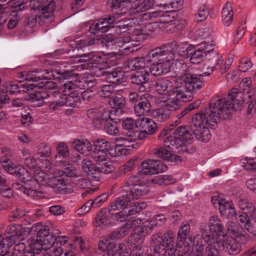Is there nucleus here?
Returning <instances> with one entry per match:
<instances>
[{"label": "nucleus", "instance_id": "nucleus-1", "mask_svg": "<svg viewBox=\"0 0 256 256\" xmlns=\"http://www.w3.org/2000/svg\"><path fill=\"white\" fill-rule=\"evenodd\" d=\"M236 88L232 89L226 98L218 97L211 100L209 108L205 112L195 114L192 121L194 130L210 127L214 128L217 120L222 114H228L232 110H240L242 108L245 97Z\"/></svg>", "mask_w": 256, "mask_h": 256}, {"label": "nucleus", "instance_id": "nucleus-2", "mask_svg": "<svg viewBox=\"0 0 256 256\" xmlns=\"http://www.w3.org/2000/svg\"><path fill=\"white\" fill-rule=\"evenodd\" d=\"M174 83L168 79L161 78L156 84L158 92L164 95L166 98L165 100L160 101V108L155 110L153 112L154 116L160 122L168 120L172 112L180 107V99L176 97L177 92L175 88V80Z\"/></svg>", "mask_w": 256, "mask_h": 256}, {"label": "nucleus", "instance_id": "nucleus-3", "mask_svg": "<svg viewBox=\"0 0 256 256\" xmlns=\"http://www.w3.org/2000/svg\"><path fill=\"white\" fill-rule=\"evenodd\" d=\"M80 61L84 62L82 65L86 68H96L94 73L97 75L106 74L108 80L113 84H119L124 81V71L119 68H112L110 70H107L106 58L98 53L84 54L80 56Z\"/></svg>", "mask_w": 256, "mask_h": 256}, {"label": "nucleus", "instance_id": "nucleus-4", "mask_svg": "<svg viewBox=\"0 0 256 256\" xmlns=\"http://www.w3.org/2000/svg\"><path fill=\"white\" fill-rule=\"evenodd\" d=\"M186 70H179L178 71L179 75L175 79V88L177 92L176 97L180 99V102H184L191 100L193 98V93L200 90L203 86L200 77L191 74Z\"/></svg>", "mask_w": 256, "mask_h": 256}, {"label": "nucleus", "instance_id": "nucleus-5", "mask_svg": "<svg viewBox=\"0 0 256 256\" xmlns=\"http://www.w3.org/2000/svg\"><path fill=\"white\" fill-rule=\"evenodd\" d=\"M146 202H131L130 198L126 194L118 197L112 202L108 210L113 214L115 220L122 222L128 216L133 215L146 208Z\"/></svg>", "mask_w": 256, "mask_h": 256}, {"label": "nucleus", "instance_id": "nucleus-6", "mask_svg": "<svg viewBox=\"0 0 256 256\" xmlns=\"http://www.w3.org/2000/svg\"><path fill=\"white\" fill-rule=\"evenodd\" d=\"M86 116L96 128L102 129L110 135H116L118 133L117 124L112 121L109 110L91 108L88 110Z\"/></svg>", "mask_w": 256, "mask_h": 256}, {"label": "nucleus", "instance_id": "nucleus-7", "mask_svg": "<svg viewBox=\"0 0 256 256\" xmlns=\"http://www.w3.org/2000/svg\"><path fill=\"white\" fill-rule=\"evenodd\" d=\"M154 227L152 220L133 218L128 220L124 228L120 229L118 232L120 236H124L129 230H134V239L138 244H140L144 241V237L150 233Z\"/></svg>", "mask_w": 256, "mask_h": 256}, {"label": "nucleus", "instance_id": "nucleus-8", "mask_svg": "<svg viewBox=\"0 0 256 256\" xmlns=\"http://www.w3.org/2000/svg\"><path fill=\"white\" fill-rule=\"evenodd\" d=\"M238 205L242 210L236 218L238 224L256 236V208L246 200H240Z\"/></svg>", "mask_w": 256, "mask_h": 256}, {"label": "nucleus", "instance_id": "nucleus-9", "mask_svg": "<svg viewBox=\"0 0 256 256\" xmlns=\"http://www.w3.org/2000/svg\"><path fill=\"white\" fill-rule=\"evenodd\" d=\"M118 237L116 233H112L104 237L98 243L99 249L104 252L103 256H140V254H132L130 250L124 244L115 245L116 239Z\"/></svg>", "mask_w": 256, "mask_h": 256}, {"label": "nucleus", "instance_id": "nucleus-10", "mask_svg": "<svg viewBox=\"0 0 256 256\" xmlns=\"http://www.w3.org/2000/svg\"><path fill=\"white\" fill-rule=\"evenodd\" d=\"M174 234L172 231H168L162 236L160 234H153L152 245L156 254L164 256L166 252L173 256L176 252L174 245Z\"/></svg>", "mask_w": 256, "mask_h": 256}, {"label": "nucleus", "instance_id": "nucleus-11", "mask_svg": "<svg viewBox=\"0 0 256 256\" xmlns=\"http://www.w3.org/2000/svg\"><path fill=\"white\" fill-rule=\"evenodd\" d=\"M138 128L136 131H132L126 132L124 138L118 140H124V144H126L128 141L141 140L144 139L148 134H154L156 129V123L150 118H142L137 120Z\"/></svg>", "mask_w": 256, "mask_h": 256}, {"label": "nucleus", "instance_id": "nucleus-12", "mask_svg": "<svg viewBox=\"0 0 256 256\" xmlns=\"http://www.w3.org/2000/svg\"><path fill=\"white\" fill-rule=\"evenodd\" d=\"M192 139V136L188 128L184 126H182L174 130L173 136H166L164 143L165 146L172 150H176L186 143H190Z\"/></svg>", "mask_w": 256, "mask_h": 256}, {"label": "nucleus", "instance_id": "nucleus-13", "mask_svg": "<svg viewBox=\"0 0 256 256\" xmlns=\"http://www.w3.org/2000/svg\"><path fill=\"white\" fill-rule=\"evenodd\" d=\"M208 228L206 224H202L200 226V234L202 239L204 241H210V243H214V240L213 236L216 237L222 236V233L224 231V226L222 220L217 216H212L210 218L208 222Z\"/></svg>", "mask_w": 256, "mask_h": 256}, {"label": "nucleus", "instance_id": "nucleus-14", "mask_svg": "<svg viewBox=\"0 0 256 256\" xmlns=\"http://www.w3.org/2000/svg\"><path fill=\"white\" fill-rule=\"evenodd\" d=\"M58 76V78L60 79H68L71 80H68L64 82L60 86L58 89L59 92L62 94L61 97H65L68 95L72 94L78 92V89H84L85 86L80 84V80H76L75 82H72L74 78H76V76H74V74L69 72H57Z\"/></svg>", "mask_w": 256, "mask_h": 256}, {"label": "nucleus", "instance_id": "nucleus-15", "mask_svg": "<svg viewBox=\"0 0 256 256\" xmlns=\"http://www.w3.org/2000/svg\"><path fill=\"white\" fill-rule=\"evenodd\" d=\"M121 12L116 14L114 12V16H108V18H102L98 20L97 22L92 24L90 26V34H93L98 38L101 36V34L107 32L109 28H116V23L119 20V15L125 14L122 8L120 10Z\"/></svg>", "mask_w": 256, "mask_h": 256}, {"label": "nucleus", "instance_id": "nucleus-16", "mask_svg": "<svg viewBox=\"0 0 256 256\" xmlns=\"http://www.w3.org/2000/svg\"><path fill=\"white\" fill-rule=\"evenodd\" d=\"M218 247L229 254H237L242 250V246L238 238H230L226 234L216 238Z\"/></svg>", "mask_w": 256, "mask_h": 256}, {"label": "nucleus", "instance_id": "nucleus-17", "mask_svg": "<svg viewBox=\"0 0 256 256\" xmlns=\"http://www.w3.org/2000/svg\"><path fill=\"white\" fill-rule=\"evenodd\" d=\"M49 74L47 70H36L24 72L23 76L25 77L26 82L22 84L23 88L28 90H33L36 87H41V86H38L35 82L42 80L50 78Z\"/></svg>", "mask_w": 256, "mask_h": 256}, {"label": "nucleus", "instance_id": "nucleus-18", "mask_svg": "<svg viewBox=\"0 0 256 256\" xmlns=\"http://www.w3.org/2000/svg\"><path fill=\"white\" fill-rule=\"evenodd\" d=\"M94 150L92 154L93 160L98 162H102L110 158L109 150L110 143L104 139H98L94 142Z\"/></svg>", "mask_w": 256, "mask_h": 256}, {"label": "nucleus", "instance_id": "nucleus-19", "mask_svg": "<svg viewBox=\"0 0 256 256\" xmlns=\"http://www.w3.org/2000/svg\"><path fill=\"white\" fill-rule=\"evenodd\" d=\"M144 23L139 22L136 18H132L131 20H121L116 23V29L118 33H119L120 30H124V32L126 30H131L136 36L143 35V30L144 27ZM120 32V33H122Z\"/></svg>", "mask_w": 256, "mask_h": 256}, {"label": "nucleus", "instance_id": "nucleus-20", "mask_svg": "<svg viewBox=\"0 0 256 256\" xmlns=\"http://www.w3.org/2000/svg\"><path fill=\"white\" fill-rule=\"evenodd\" d=\"M178 50L176 54L174 51V62L176 69H186L187 66L184 61V59L189 57V54H192L191 51L193 46L186 42H182L178 46Z\"/></svg>", "mask_w": 256, "mask_h": 256}, {"label": "nucleus", "instance_id": "nucleus-21", "mask_svg": "<svg viewBox=\"0 0 256 256\" xmlns=\"http://www.w3.org/2000/svg\"><path fill=\"white\" fill-rule=\"evenodd\" d=\"M0 164L6 171L10 174H16L22 181L30 180L29 172L22 166H16L12 161L6 157L4 156L1 158Z\"/></svg>", "mask_w": 256, "mask_h": 256}, {"label": "nucleus", "instance_id": "nucleus-22", "mask_svg": "<svg viewBox=\"0 0 256 256\" xmlns=\"http://www.w3.org/2000/svg\"><path fill=\"white\" fill-rule=\"evenodd\" d=\"M6 232L8 236L4 239H8V242L6 243L8 246H12V244L15 243L16 239L20 240L24 238L30 232L29 228L26 227H22L20 224H14L8 226Z\"/></svg>", "mask_w": 256, "mask_h": 256}, {"label": "nucleus", "instance_id": "nucleus-23", "mask_svg": "<svg viewBox=\"0 0 256 256\" xmlns=\"http://www.w3.org/2000/svg\"><path fill=\"white\" fill-rule=\"evenodd\" d=\"M208 245L204 250L202 246V239L200 234H196L193 239L194 244H196L195 256H220L219 252L215 248L214 243L210 241H205Z\"/></svg>", "mask_w": 256, "mask_h": 256}, {"label": "nucleus", "instance_id": "nucleus-24", "mask_svg": "<svg viewBox=\"0 0 256 256\" xmlns=\"http://www.w3.org/2000/svg\"><path fill=\"white\" fill-rule=\"evenodd\" d=\"M102 43L105 44L106 46H116L118 47L124 46L127 44L130 43V46L126 47L124 50H130V52L134 51V47L138 46V44L134 42L129 36H120L115 38H112L111 36H108L106 38H102Z\"/></svg>", "mask_w": 256, "mask_h": 256}, {"label": "nucleus", "instance_id": "nucleus-25", "mask_svg": "<svg viewBox=\"0 0 256 256\" xmlns=\"http://www.w3.org/2000/svg\"><path fill=\"white\" fill-rule=\"evenodd\" d=\"M126 136V134H123L116 138V142H118L115 146L110 144V148L109 150V155L111 157H116L127 154L128 150L130 148H135L136 144L135 140H130L126 144H124V140H118L120 138H124Z\"/></svg>", "mask_w": 256, "mask_h": 256}, {"label": "nucleus", "instance_id": "nucleus-26", "mask_svg": "<svg viewBox=\"0 0 256 256\" xmlns=\"http://www.w3.org/2000/svg\"><path fill=\"white\" fill-rule=\"evenodd\" d=\"M174 54H166L165 60L160 62L156 64H154L150 68V72L154 76H160L164 73H167L172 68L173 69L176 67L174 62Z\"/></svg>", "mask_w": 256, "mask_h": 256}, {"label": "nucleus", "instance_id": "nucleus-27", "mask_svg": "<svg viewBox=\"0 0 256 256\" xmlns=\"http://www.w3.org/2000/svg\"><path fill=\"white\" fill-rule=\"evenodd\" d=\"M210 58L204 63L203 66L204 72L202 76H210L214 70L220 69L222 66L223 58L221 55L212 52L210 56Z\"/></svg>", "mask_w": 256, "mask_h": 256}, {"label": "nucleus", "instance_id": "nucleus-28", "mask_svg": "<svg viewBox=\"0 0 256 256\" xmlns=\"http://www.w3.org/2000/svg\"><path fill=\"white\" fill-rule=\"evenodd\" d=\"M190 226L188 222H184L182 223L178 234V239H180V240L176 244L177 246L179 248H182V246H184V248L182 250L183 252H182L180 254L181 256H190L192 250V246H190L188 244L185 246L184 242V240L187 235L190 233Z\"/></svg>", "mask_w": 256, "mask_h": 256}, {"label": "nucleus", "instance_id": "nucleus-29", "mask_svg": "<svg viewBox=\"0 0 256 256\" xmlns=\"http://www.w3.org/2000/svg\"><path fill=\"white\" fill-rule=\"evenodd\" d=\"M30 180L28 181H23L24 182H32L34 184V186L35 188H36V186L38 184L48 186L52 188L54 186L55 183L53 182L52 180L50 177L45 172L42 170L36 168L33 172V178H32L30 175Z\"/></svg>", "mask_w": 256, "mask_h": 256}, {"label": "nucleus", "instance_id": "nucleus-30", "mask_svg": "<svg viewBox=\"0 0 256 256\" xmlns=\"http://www.w3.org/2000/svg\"><path fill=\"white\" fill-rule=\"evenodd\" d=\"M80 104V98L77 92L65 97H60V99L52 102L50 108L53 110H56L58 106L64 105L75 108L79 106Z\"/></svg>", "mask_w": 256, "mask_h": 256}, {"label": "nucleus", "instance_id": "nucleus-31", "mask_svg": "<svg viewBox=\"0 0 256 256\" xmlns=\"http://www.w3.org/2000/svg\"><path fill=\"white\" fill-rule=\"evenodd\" d=\"M6 244V246L0 247V256H36L30 251L26 250L25 244L22 242L15 245L13 251H10V246Z\"/></svg>", "mask_w": 256, "mask_h": 256}, {"label": "nucleus", "instance_id": "nucleus-32", "mask_svg": "<svg viewBox=\"0 0 256 256\" xmlns=\"http://www.w3.org/2000/svg\"><path fill=\"white\" fill-rule=\"evenodd\" d=\"M161 14L156 16L158 18V22L159 24V28H166V30L173 32L178 29L175 23H172L174 19L173 16L165 13L164 12L158 11Z\"/></svg>", "mask_w": 256, "mask_h": 256}, {"label": "nucleus", "instance_id": "nucleus-33", "mask_svg": "<svg viewBox=\"0 0 256 256\" xmlns=\"http://www.w3.org/2000/svg\"><path fill=\"white\" fill-rule=\"evenodd\" d=\"M226 228L230 238H238L240 242L242 244H244L248 240V235L246 232L241 231L234 222H228L226 224Z\"/></svg>", "mask_w": 256, "mask_h": 256}, {"label": "nucleus", "instance_id": "nucleus-34", "mask_svg": "<svg viewBox=\"0 0 256 256\" xmlns=\"http://www.w3.org/2000/svg\"><path fill=\"white\" fill-rule=\"evenodd\" d=\"M115 219L113 214L106 208H103L98 214L95 218L96 226H107L112 223V220Z\"/></svg>", "mask_w": 256, "mask_h": 256}, {"label": "nucleus", "instance_id": "nucleus-35", "mask_svg": "<svg viewBox=\"0 0 256 256\" xmlns=\"http://www.w3.org/2000/svg\"><path fill=\"white\" fill-rule=\"evenodd\" d=\"M38 240L41 242L43 250H48L54 244V234H51L46 228H41L38 232Z\"/></svg>", "mask_w": 256, "mask_h": 256}, {"label": "nucleus", "instance_id": "nucleus-36", "mask_svg": "<svg viewBox=\"0 0 256 256\" xmlns=\"http://www.w3.org/2000/svg\"><path fill=\"white\" fill-rule=\"evenodd\" d=\"M149 192L148 188L143 184H136L132 187L129 193L126 194L130 198L131 202L138 200L146 195Z\"/></svg>", "mask_w": 256, "mask_h": 256}, {"label": "nucleus", "instance_id": "nucleus-37", "mask_svg": "<svg viewBox=\"0 0 256 256\" xmlns=\"http://www.w3.org/2000/svg\"><path fill=\"white\" fill-rule=\"evenodd\" d=\"M66 174L64 171L57 170L54 173V177L51 178L53 182L55 183L52 188L60 192H65L66 190V183L64 178V176Z\"/></svg>", "mask_w": 256, "mask_h": 256}, {"label": "nucleus", "instance_id": "nucleus-38", "mask_svg": "<svg viewBox=\"0 0 256 256\" xmlns=\"http://www.w3.org/2000/svg\"><path fill=\"white\" fill-rule=\"evenodd\" d=\"M174 54L173 50H164L162 48H156L150 51L148 54V60L150 62L155 63L165 60L166 54Z\"/></svg>", "mask_w": 256, "mask_h": 256}, {"label": "nucleus", "instance_id": "nucleus-39", "mask_svg": "<svg viewBox=\"0 0 256 256\" xmlns=\"http://www.w3.org/2000/svg\"><path fill=\"white\" fill-rule=\"evenodd\" d=\"M72 147L80 153L87 155L92 150V144L86 139H77L72 142Z\"/></svg>", "mask_w": 256, "mask_h": 256}, {"label": "nucleus", "instance_id": "nucleus-40", "mask_svg": "<svg viewBox=\"0 0 256 256\" xmlns=\"http://www.w3.org/2000/svg\"><path fill=\"white\" fill-rule=\"evenodd\" d=\"M49 96V94L44 91L36 92L28 96V100L34 107L42 106Z\"/></svg>", "mask_w": 256, "mask_h": 256}, {"label": "nucleus", "instance_id": "nucleus-41", "mask_svg": "<svg viewBox=\"0 0 256 256\" xmlns=\"http://www.w3.org/2000/svg\"><path fill=\"white\" fill-rule=\"evenodd\" d=\"M132 7L135 12H142L150 8L155 0H132Z\"/></svg>", "mask_w": 256, "mask_h": 256}, {"label": "nucleus", "instance_id": "nucleus-42", "mask_svg": "<svg viewBox=\"0 0 256 256\" xmlns=\"http://www.w3.org/2000/svg\"><path fill=\"white\" fill-rule=\"evenodd\" d=\"M164 3L159 4V6L166 12H174L182 8V0H162Z\"/></svg>", "mask_w": 256, "mask_h": 256}, {"label": "nucleus", "instance_id": "nucleus-43", "mask_svg": "<svg viewBox=\"0 0 256 256\" xmlns=\"http://www.w3.org/2000/svg\"><path fill=\"white\" fill-rule=\"evenodd\" d=\"M56 4L54 0H46L40 10V16H38L48 19L54 16L56 10Z\"/></svg>", "mask_w": 256, "mask_h": 256}, {"label": "nucleus", "instance_id": "nucleus-44", "mask_svg": "<svg viewBox=\"0 0 256 256\" xmlns=\"http://www.w3.org/2000/svg\"><path fill=\"white\" fill-rule=\"evenodd\" d=\"M150 104L146 97L140 98V100L134 107L136 114L141 116H144L150 110Z\"/></svg>", "mask_w": 256, "mask_h": 256}, {"label": "nucleus", "instance_id": "nucleus-45", "mask_svg": "<svg viewBox=\"0 0 256 256\" xmlns=\"http://www.w3.org/2000/svg\"><path fill=\"white\" fill-rule=\"evenodd\" d=\"M109 104L112 108L115 109V112L118 113H122V110L126 104V100L124 97L120 94H117L113 96L110 100Z\"/></svg>", "mask_w": 256, "mask_h": 256}, {"label": "nucleus", "instance_id": "nucleus-46", "mask_svg": "<svg viewBox=\"0 0 256 256\" xmlns=\"http://www.w3.org/2000/svg\"><path fill=\"white\" fill-rule=\"evenodd\" d=\"M234 12L232 4L230 2H226L222 12V18L224 24L226 26H230L233 20Z\"/></svg>", "mask_w": 256, "mask_h": 256}, {"label": "nucleus", "instance_id": "nucleus-47", "mask_svg": "<svg viewBox=\"0 0 256 256\" xmlns=\"http://www.w3.org/2000/svg\"><path fill=\"white\" fill-rule=\"evenodd\" d=\"M149 73L146 70L141 69L132 76V82L136 85L146 84L149 80Z\"/></svg>", "mask_w": 256, "mask_h": 256}, {"label": "nucleus", "instance_id": "nucleus-48", "mask_svg": "<svg viewBox=\"0 0 256 256\" xmlns=\"http://www.w3.org/2000/svg\"><path fill=\"white\" fill-rule=\"evenodd\" d=\"M153 162L154 160H149L143 162L139 168V172L146 176L156 174V170Z\"/></svg>", "mask_w": 256, "mask_h": 256}, {"label": "nucleus", "instance_id": "nucleus-49", "mask_svg": "<svg viewBox=\"0 0 256 256\" xmlns=\"http://www.w3.org/2000/svg\"><path fill=\"white\" fill-rule=\"evenodd\" d=\"M127 66L131 70L140 71L145 69V60L144 58H138L129 60L127 62Z\"/></svg>", "mask_w": 256, "mask_h": 256}, {"label": "nucleus", "instance_id": "nucleus-50", "mask_svg": "<svg viewBox=\"0 0 256 256\" xmlns=\"http://www.w3.org/2000/svg\"><path fill=\"white\" fill-rule=\"evenodd\" d=\"M193 132L196 138L200 141L202 142H207L211 138L210 130L208 128L197 130L193 128Z\"/></svg>", "mask_w": 256, "mask_h": 256}, {"label": "nucleus", "instance_id": "nucleus-51", "mask_svg": "<svg viewBox=\"0 0 256 256\" xmlns=\"http://www.w3.org/2000/svg\"><path fill=\"white\" fill-rule=\"evenodd\" d=\"M82 168L84 172L88 174H93L97 172H100L95 164L90 160H84L82 164Z\"/></svg>", "mask_w": 256, "mask_h": 256}, {"label": "nucleus", "instance_id": "nucleus-52", "mask_svg": "<svg viewBox=\"0 0 256 256\" xmlns=\"http://www.w3.org/2000/svg\"><path fill=\"white\" fill-rule=\"evenodd\" d=\"M208 8L204 6H201L194 16V20L196 22L204 21L209 14Z\"/></svg>", "mask_w": 256, "mask_h": 256}, {"label": "nucleus", "instance_id": "nucleus-53", "mask_svg": "<svg viewBox=\"0 0 256 256\" xmlns=\"http://www.w3.org/2000/svg\"><path fill=\"white\" fill-rule=\"evenodd\" d=\"M198 48L201 51L204 52L206 56H210V54L212 52L214 48V43L213 40H210L208 42H202Z\"/></svg>", "mask_w": 256, "mask_h": 256}, {"label": "nucleus", "instance_id": "nucleus-54", "mask_svg": "<svg viewBox=\"0 0 256 256\" xmlns=\"http://www.w3.org/2000/svg\"><path fill=\"white\" fill-rule=\"evenodd\" d=\"M153 152L155 156L167 162L168 158L170 156V151L164 147H158L153 150Z\"/></svg>", "mask_w": 256, "mask_h": 256}, {"label": "nucleus", "instance_id": "nucleus-55", "mask_svg": "<svg viewBox=\"0 0 256 256\" xmlns=\"http://www.w3.org/2000/svg\"><path fill=\"white\" fill-rule=\"evenodd\" d=\"M251 60L248 57L241 58L238 60V70L242 72H247L252 66Z\"/></svg>", "mask_w": 256, "mask_h": 256}, {"label": "nucleus", "instance_id": "nucleus-56", "mask_svg": "<svg viewBox=\"0 0 256 256\" xmlns=\"http://www.w3.org/2000/svg\"><path fill=\"white\" fill-rule=\"evenodd\" d=\"M161 13L160 12L157 11L152 12H144L138 14L136 19L142 23H146V21L156 18V16H158Z\"/></svg>", "mask_w": 256, "mask_h": 256}, {"label": "nucleus", "instance_id": "nucleus-57", "mask_svg": "<svg viewBox=\"0 0 256 256\" xmlns=\"http://www.w3.org/2000/svg\"><path fill=\"white\" fill-rule=\"evenodd\" d=\"M161 13L160 12L157 11L152 12H144L138 14L136 19L142 23H146V21L156 18V16H158Z\"/></svg>", "mask_w": 256, "mask_h": 256}, {"label": "nucleus", "instance_id": "nucleus-58", "mask_svg": "<svg viewBox=\"0 0 256 256\" xmlns=\"http://www.w3.org/2000/svg\"><path fill=\"white\" fill-rule=\"evenodd\" d=\"M29 248L30 252L34 254H39L42 250H43V247L41 242L38 240V234H37L36 239H33L29 242Z\"/></svg>", "mask_w": 256, "mask_h": 256}, {"label": "nucleus", "instance_id": "nucleus-59", "mask_svg": "<svg viewBox=\"0 0 256 256\" xmlns=\"http://www.w3.org/2000/svg\"><path fill=\"white\" fill-rule=\"evenodd\" d=\"M5 184L6 179L0 176V194L4 197L10 198L12 196V190Z\"/></svg>", "mask_w": 256, "mask_h": 256}, {"label": "nucleus", "instance_id": "nucleus-60", "mask_svg": "<svg viewBox=\"0 0 256 256\" xmlns=\"http://www.w3.org/2000/svg\"><path fill=\"white\" fill-rule=\"evenodd\" d=\"M246 26V22L242 23L237 28L234 34L232 42L234 44H237L244 36Z\"/></svg>", "mask_w": 256, "mask_h": 256}, {"label": "nucleus", "instance_id": "nucleus-61", "mask_svg": "<svg viewBox=\"0 0 256 256\" xmlns=\"http://www.w3.org/2000/svg\"><path fill=\"white\" fill-rule=\"evenodd\" d=\"M0 90L4 93L9 92L14 94L18 93L20 92V89L17 84L9 82L4 84L0 88Z\"/></svg>", "mask_w": 256, "mask_h": 256}, {"label": "nucleus", "instance_id": "nucleus-62", "mask_svg": "<svg viewBox=\"0 0 256 256\" xmlns=\"http://www.w3.org/2000/svg\"><path fill=\"white\" fill-rule=\"evenodd\" d=\"M138 124H137V120L136 122L132 118H128L124 120L122 124V128L128 132L136 131L135 128L138 129Z\"/></svg>", "mask_w": 256, "mask_h": 256}, {"label": "nucleus", "instance_id": "nucleus-63", "mask_svg": "<svg viewBox=\"0 0 256 256\" xmlns=\"http://www.w3.org/2000/svg\"><path fill=\"white\" fill-rule=\"evenodd\" d=\"M52 152V151L51 148L46 144L42 143L38 146V152L35 154V156H38L39 158L40 155L42 156H49L51 155Z\"/></svg>", "mask_w": 256, "mask_h": 256}, {"label": "nucleus", "instance_id": "nucleus-64", "mask_svg": "<svg viewBox=\"0 0 256 256\" xmlns=\"http://www.w3.org/2000/svg\"><path fill=\"white\" fill-rule=\"evenodd\" d=\"M242 166L248 170H256V161L252 158H245L241 160Z\"/></svg>", "mask_w": 256, "mask_h": 256}]
</instances>
